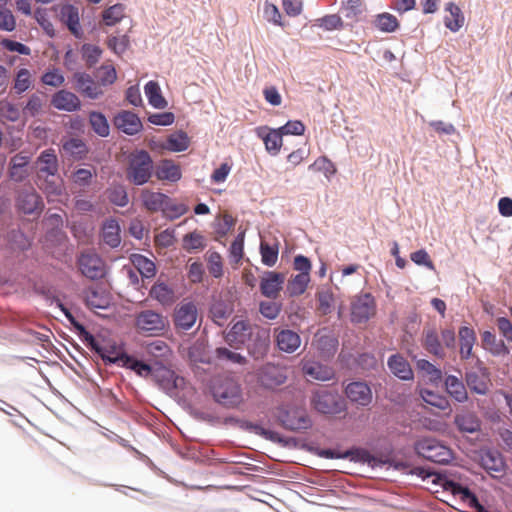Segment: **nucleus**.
Masks as SVG:
<instances>
[{
  "mask_svg": "<svg viewBox=\"0 0 512 512\" xmlns=\"http://www.w3.org/2000/svg\"><path fill=\"white\" fill-rule=\"evenodd\" d=\"M153 171V160L145 150H135L128 156L126 178L134 185L147 183Z\"/></svg>",
  "mask_w": 512,
  "mask_h": 512,
  "instance_id": "1",
  "label": "nucleus"
},
{
  "mask_svg": "<svg viewBox=\"0 0 512 512\" xmlns=\"http://www.w3.org/2000/svg\"><path fill=\"white\" fill-rule=\"evenodd\" d=\"M145 352L157 370L161 371V382L170 383L174 379V372L167 367L172 356L169 345L163 340H154L145 345Z\"/></svg>",
  "mask_w": 512,
  "mask_h": 512,
  "instance_id": "2",
  "label": "nucleus"
},
{
  "mask_svg": "<svg viewBox=\"0 0 512 512\" xmlns=\"http://www.w3.org/2000/svg\"><path fill=\"white\" fill-rule=\"evenodd\" d=\"M214 399L226 406L236 407L243 398L240 385L232 378H218L212 385Z\"/></svg>",
  "mask_w": 512,
  "mask_h": 512,
  "instance_id": "3",
  "label": "nucleus"
},
{
  "mask_svg": "<svg viewBox=\"0 0 512 512\" xmlns=\"http://www.w3.org/2000/svg\"><path fill=\"white\" fill-rule=\"evenodd\" d=\"M312 407L319 413L336 415L345 411V403L337 391L316 390L311 398Z\"/></svg>",
  "mask_w": 512,
  "mask_h": 512,
  "instance_id": "4",
  "label": "nucleus"
},
{
  "mask_svg": "<svg viewBox=\"0 0 512 512\" xmlns=\"http://www.w3.org/2000/svg\"><path fill=\"white\" fill-rule=\"evenodd\" d=\"M166 318L153 310H143L135 316L137 331L146 336L161 335L167 328Z\"/></svg>",
  "mask_w": 512,
  "mask_h": 512,
  "instance_id": "5",
  "label": "nucleus"
},
{
  "mask_svg": "<svg viewBox=\"0 0 512 512\" xmlns=\"http://www.w3.org/2000/svg\"><path fill=\"white\" fill-rule=\"evenodd\" d=\"M416 450L425 459L438 464H447L453 458L451 449L433 438L420 440Z\"/></svg>",
  "mask_w": 512,
  "mask_h": 512,
  "instance_id": "6",
  "label": "nucleus"
},
{
  "mask_svg": "<svg viewBox=\"0 0 512 512\" xmlns=\"http://www.w3.org/2000/svg\"><path fill=\"white\" fill-rule=\"evenodd\" d=\"M89 341L91 348L103 359L106 363L117 364L122 367L123 363L129 360V355L123 352L122 348L116 344L105 343L97 340L92 335L86 338Z\"/></svg>",
  "mask_w": 512,
  "mask_h": 512,
  "instance_id": "7",
  "label": "nucleus"
},
{
  "mask_svg": "<svg viewBox=\"0 0 512 512\" xmlns=\"http://www.w3.org/2000/svg\"><path fill=\"white\" fill-rule=\"evenodd\" d=\"M257 326H252L248 321H236L225 335V341L229 346L239 349L253 337Z\"/></svg>",
  "mask_w": 512,
  "mask_h": 512,
  "instance_id": "8",
  "label": "nucleus"
},
{
  "mask_svg": "<svg viewBox=\"0 0 512 512\" xmlns=\"http://www.w3.org/2000/svg\"><path fill=\"white\" fill-rule=\"evenodd\" d=\"M197 307L193 302H182L174 310L173 323L178 331H188L196 323Z\"/></svg>",
  "mask_w": 512,
  "mask_h": 512,
  "instance_id": "9",
  "label": "nucleus"
},
{
  "mask_svg": "<svg viewBox=\"0 0 512 512\" xmlns=\"http://www.w3.org/2000/svg\"><path fill=\"white\" fill-rule=\"evenodd\" d=\"M375 300L369 293L361 294L352 301L351 320L355 323L366 322L375 314Z\"/></svg>",
  "mask_w": 512,
  "mask_h": 512,
  "instance_id": "10",
  "label": "nucleus"
},
{
  "mask_svg": "<svg viewBox=\"0 0 512 512\" xmlns=\"http://www.w3.org/2000/svg\"><path fill=\"white\" fill-rule=\"evenodd\" d=\"M78 265L81 273L89 279H99L105 274L104 262L95 253H82L78 259Z\"/></svg>",
  "mask_w": 512,
  "mask_h": 512,
  "instance_id": "11",
  "label": "nucleus"
},
{
  "mask_svg": "<svg viewBox=\"0 0 512 512\" xmlns=\"http://www.w3.org/2000/svg\"><path fill=\"white\" fill-rule=\"evenodd\" d=\"M286 370L278 365L267 363L258 371V381L267 389H274L285 383Z\"/></svg>",
  "mask_w": 512,
  "mask_h": 512,
  "instance_id": "12",
  "label": "nucleus"
},
{
  "mask_svg": "<svg viewBox=\"0 0 512 512\" xmlns=\"http://www.w3.org/2000/svg\"><path fill=\"white\" fill-rule=\"evenodd\" d=\"M347 398L358 406H368L371 404L373 395L368 384L362 381L349 383L345 388Z\"/></svg>",
  "mask_w": 512,
  "mask_h": 512,
  "instance_id": "13",
  "label": "nucleus"
},
{
  "mask_svg": "<svg viewBox=\"0 0 512 512\" xmlns=\"http://www.w3.org/2000/svg\"><path fill=\"white\" fill-rule=\"evenodd\" d=\"M285 276L283 273L267 271L260 281V291L263 296L276 299L283 288Z\"/></svg>",
  "mask_w": 512,
  "mask_h": 512,
  "instance_id": "14",
  "label": "nucleus"
},
{
  "mask_svg": "<svg viewBox=\"0 0 512 512\" xmlns=\"http://www.w3.org/2000/svg\"><path fill=\"white\" fill-rule=\"evenodd\" d=\"M444 488L451 491L453 495L459 496L461 500L467 502L469 507L475 509L477 512H490L480 504L476 495L471 492L468 487H464L453 480H447L444 484Z\"/></svg>",
  "mask_w": 512,
  "mask_h": 512,
  "instance_id": "15",
  "label": "nucleus"
},
{
  "mask_svg": "<svg viewBox=\"0 0 512 512\" xmlns=\"http://www.w3.org/2000/svg\"><path fill=\"white\" fill-rule=\"evenodd\" d=\"M249 341L251 343L247 344V349L253 358L261 359L267 354L270 346V337L267 331L257 327Z\"/></svg>",
  "mask_w": 512,
  "mask_h": 512,
  "instance_id": "16",
  "label": "nucleus"
},
{
  "mask_svg": "<svg viewBox=\"0 0 512 512\" xmlns=\"http://www.w3.org/2000/svg\"><path fill=\"white\" fill-rule=\"evenodd\" d=\"M275 341L277 347L286 353H294L301 345L298 333L290 329H275Z\"/></svg>",
  "mask_w": 512,
  "mask_h": 512,
  "instance_id": "17",
  "label": "nucleus"
},
{
  "mask_svg": "<svg viewBox=\"0 0 512 512\" xmlns=\"http://www.w3.org/2000/svg\"><path fill=\"white\" fill-rule=\"evenodd\" d=\"M115 126L127 135H135L142 129L140 118L133 112L122 111L114 118Z\"/></svg>",
  "mask_w": 512,
  "mask_h": 512,
  "instance_id": "18",
  "label": "nucleus"
},
{
  "mask_svg": "<svg viewBox=\"0 0 512 512\" xmlns=\"http://www.w3.org/2000/svg\"><path fill=\"white\" fill-rule=\"evenodd\" d=\"M423 348L437 358L443 359L446 355L439 335L435 328H424L421 337Z\"/></svg>",
  "mask_w": 512,
  "mask_h": 512,
  "instance_id": "19",
  "label": "nucleus"
},
{
  "mask_svg": "<svg viewBox=\"0 0 512 512\" xmlns=\"http://www.w3.org/2000/svg\"><path fill=\"white\" fill-rule=\"evenodd\" d=\"M454 424L462 433H475L480 430L481 421L476 413L469 410H461L455 415Z\"/></svg>",
  "mask_w": 512,
  "mask_h": 512,
  "instance_id": "20",
  "label": "nucleus"
},
{
  "mask_svg": "<svg viewBox=\"0 0 512 512\" xmlns=\"http://www.w3.org/2000/svg\"><path fill=\"white\" fill-rule=\"evenodd\" d=\"M51 104L56 109L67 112L77 111L81 106L79 98L74 93L67 90L56 92L51 99Z\"/></svg>",
  "mask_w": 512,
  "mask_h": 512,
  "instance_id": "21",
  "label": "nucleus"
},
{
  "mask_svg": "<svg viewBox=\"0 0 512 512\" xmlns=\"http://www.w3.org/2000/svg\"><path fill=\"white\" fill-rule=\"evenodd\" d=\"M18 208L25 214L41 211L43 203L41 197L33 190L21 192L17 199Z\"/></svg>",
  "mask_w": 512,
  "mask_h": 512,
  "instance_id": "22",
  "label": "nucleus"
},
{
  "mask_svg": "<svg viewBox=\"0 0 512 512\" xmlns=\"http://www.w3.org/2000/svg\"><path fill=\"white\" fill-rule=\"evenodd\" d=\"M482 467L493 477H498L505 470L502 455L496 451H486L481 456Z\"/></svg>",
  "mask_w": 512,
  "mask_h": 512,
  "instance_id": "23",
  "label": "nucleus"
},
{
  "mask_svg": "<svg viewBox=\"0 0 512 512\" xmlns=\"http://www.w3.org/2000/svg\"><path fill=\"white\" fill-rule=\"evenodd\" d=\"M30 162V157L17 154L11 158L10 168H9V176L13 181L21 182L25 180L29 176L28 164Z\"/></svg>",
  "mask_w": 512,
  "mask_h": 512,
  "instance_id": "24",
  "label": "nucleus"
},
{
  "mask_svg": "<svg viewBox=\"0 0 512 512\" xmlns=\"http://www.w3.org/2000/svg\"><path fill=\"white\" fill-rule=\"evenodd\" d=\"M465 381L471 392L485 395L489 390V377L485 371H470L465 374Z\"/></svg>",
  "mask_w": 512,
  "mask_h": 512,
  "instance_id": "25",
  "label": "nucleus"
},
{
  "mask_svg": "<svg viewBox=\"0 0 512 512\" xmlns=\"http://www.w3.org/2000/svg\"><path fill=\"white\" fill-rule=\"evenodd\" d=\"M303 373L313 380L327 381L334 376L333 370L316 361H306L303 364Z\"/></svg>",
  "mask_w": 512,
  "mask_h": 512,
  "instance_id": "26",
  "label": "nucleus"
},
{
  "mask_svg": "<svg viewBox=\"0 0 512 512\" xmlns=\"http://www.w3.org/2000/svg\"><path fill=\"white\" fill-rule=\"evenodd\" d=\"M155 173L157 178L162 181L177 182L182 177L180 166L170 159L162 160Z\"/></svg>",
  "mask_w": 512,
  "mask_h": 512,
  "instance_id": "27",
  "label": "nucleus"
},
{
  "mask_svg": "<svg viewBox=\"0 0 512 512\" xmlns=\"http://www.w3.org/2000/svg\"><path fill=\"white\" fill-rule=\"evenodd\" d=\"M285 428L290 430H305L311 426V420L302 410H292L286 413L282 419Z\"/></svg>",
  "mask_w": 512,
  "mask_h": 512,
  "instance_id": "28",
  "label": "nucleus"
},
{
  "mask_svg": "<svg viewBox=\"0 0 512 512\" xmlns=\"http://www.w3.org/2000/svg\"><path fill=\"white\" fill-rule=\"evenodd\" d=\"M39 173L54 177L58 172V159L54 149H46L37 158Z\"/></svg>",
  "mask_w": 512,
  "mask_h": 512,
  "instance_id": "29",
  "label": "nucleus"
},
{
  "mask_svg": "<svg viewBox=\"0 0 512 512\" xmlns=\"http://www.w3.org/2000/svg\"><path fill=\"white\" fill-rule=\"evenodd\" d=\"M388 367L390 371L402 380L413 379V371L408 361L401 355L395 354L388 359Z\"/></svg>",
  "mask_w": 512,
  "mask_h": 512,
  "instance_id": "30",
  "label": "nucleus"
},
{
  "mask_svg": "<svg viewBox=\"0 0 512 512\" xmlns=\"http://www.w3.org/2000/svg\"><path fill=\"white\" fill-rule=\"evenodd\" d=\"M122 367L131 369L140 377L146 378L152 376L161 380V371L157 370V367L153 364H147L143 361L137 360L132 356H129V360H127V362L125 361Z\"/></svg>",
  "mask_w": 512,
  "mask_h": 512,
  "instance_id": "31",
  "label": "nucleus"
},
{
  "mask_svg": "<svg viewBox=\"0 0 512 512\" xmlns=\"http://www.w3.org/2000/svg\"><path fill=\"white\" fill-rule=\"evenodd\" d=\"M445 388L447 393L455 401L464 403L468 400V392L461 379L454 375H448L445 379Z\"/></svg>",
  "mask_w": 512,
  "mask_h": 512,
  "instance_id": "32",
  "label": "nucleus"
},
{
  "mask_svg": "<svg viewBox=\"0 0 512 512\" xmlns=\"http://www.w3.org/2000/svg\"><path fill=\"white\" fill-rule=\"evenodd\" d=\"M460 341V357L463 360L469 359L472 356V349L476 342L475 331L467 326L460 327L459 329Z\"/></svg>",
  "mask_w": 512,
  "mask_h": 512,
  "instance_id": "33",
  "label": "nucleus"
},
{
  "mask_svg": "<svg viewBox=\"0 0 512 512\" xmlns=\"http://www.w3.org/2000/svg\"><path fill=\"white\" fill-rule=\"evenodd\" d=\"M484 349L494 356H505L509 354V348L504 341L498 340L496 335L490 331H484L481 335Z\"/></svg>",
  "mask_w": 512,
  "mask_h": 512,
  "instance_id": "34",
  "label": "nucleus"
},
{
  "mask_svg": "<svg viewBox=\"0 0 512 512\" xmlns=\"http://www.w3.org/2000/svg\"><path fill=\"white\" fill-rule=\"evenodd\" d=\"M60 16L71 33L76 37H80L82 32L79 23L78 8L74 7L73 5H64L60 10Z\"/></svg>",
  "mask_w": 512,
  "mask_h": 512,
  "instance_id": "35",
  "label": "nucleus"
},
{
  "mask_svg": "<svg viewBox=\"0 0 512 512\" xmlns=\"http://www.w3.org/2000/svg\"><path fill=\"white\" fill-rule=\"evenodd\" d=\"M101 237L110 247H118L121 243L119 223L115 219H107L103 223Z\"/></svg>",
  "mask_w": 512,
  "mask_h": 512,
  "instance_id": "36",
  "label": "nucleus"
},
{
  "mask_svg": "<svg viewBox=\"0 0 512 512\" xmlns=\"http://www.w3.org/2000/svg\"><path fill=\"white\" fill-rule=\"evenodd\" d=\"M445 11L448 15L444 17L445 26L452 32L458 31L464 24V16L458 5L453 2L446 4Z\"/></svg>",
  "mask_w": 512,
  "mask_h": 512,
  "instance_id": "37",
  "label": "nucleus"
},
{
  "mask_svg": "<svg viewBox=\"0 0 512 512\" xmlns=\"http://www.w3.org/2000/svg\"><path fill=\"white\" fill-rule=\"evenodd\" d=\"M189 137L183 131L170 134L162 147L171 152H182L189 147Z\"/></svg>",
  "mask_w": 512,
  "mask_h": 512,
  "instance_id": "38",
  "label": "nucleus"
},
{
  "mask_svg": "<svg viewBox=\"0 0 512 512\" xmlns=\"http://www.w3.org/2000/svg\"><path fill=\"white\" fill-rule=\"evenodd\" d=\"M77 86L79 90L91 99H96L102 94V90L97 83L87 74H79L76 76Z\"/></svg>",
  "mask_w": 512,
  "mask_h": 512,
  "instance_id": "39",
  "label": "nucleus"
},
{
  "mask_svg": "<svg viewBox=\"0 0 512 512\" xmlns=\"http://www.w3.org/2000/svg\"><path fill=\"white\" fill-rule=\"evenodd\" d=\"M150 296L162 305H171L175 301V293L173 289L162 282H157L152 286Z\"/></svg>",
  "mask_w": 512,
  "mask_h": 512,
  "instance_id": "40",
  "label": "nucleus"
},
{
  "mask_svg": "<svg viewBox=\"0 0 512 512\" xmlns=\"http://www.w3.org/2000/svg\"><path fill=\"white\" fill-rule=\"evenodd\" d=\"M206 247V239L199 231H193L184 235L182 248L188 253L198 252Z\"/></svg>",
  "mask_w": 512,
  "mask_h": 512,
  "instance_id": "41",
  "label": "nucleus"
},
{
  "mask_svg": "<svg viewBox=\"0 0 512 512\" xmlns=\"http://www.w3.org/2000/svg\"><path fill=\"white\" fill-rule=\"evenodd\" d=\"M144 90L151 106L157 109H163L167 106V101L162 96L161 89L156 81H149Z\"/></svg>",
  "mask_w": 512,
  "mask_h": 512,
  "instance_id": "42",
  "label": "nucleus"
},
{
  "mask_svg": "<svg viewBox=\"0 0 512 512\" xmlns=\"http://www.w3.org/2000/svg\"><path fill=\"white\" fill-rule=\"evenodd\" d=\"M131 262L137 271L145 278H153L156 274L155 263L141 254H133Z\"/></svg>",
  "mask_w": 512,
  "mask_h": 512,
  "instance_id": "43",
  "label": "nucleus"
},
{
  "mask_svg": "<svg viewBox=\"0 0 512 512\" xmlns=\"http://www.w3.org/2000/svg\"><path fill=\"white\" fill-rule=\"evenodd\" d=\"M373 24L379 31L384 33H392L399 28L398 19L387 12L376 15Z\"/></svg>",
  "mask_w": 512,
  "mask_h": 512,
  "instance_id": "44",
  "label": "nucleus"
},
{
  "mask_svg": "<svg viewBox=\"0 0 512 512\" xmlns=\"http://www.w3.org/2000/svg\"><path fill=\"white\" fill-rule=\"evenodd\" d=\"M258 135L262 137L266 150L272 155H277L283 142L281 131L279 129H272L266 135H262L261 130H259Z\"/></svg>",
  "mask_w": 512,
  "mask_h": 512,
  "instance_id": "45",
  "label": "nucleus"
},
{
  "mask_svg": "<svg viewBox=\"0 0 512 512\" xmlns=\"http://www.w3.org/2000/svg\"><path fill=\"white\" fill-rule=\"evenodd\" d=\"M310 282V274L298 273L293 276L287 283V292L290 296L302 295Z\"/></svg>",
  "mask_w": 512,
  "mask_h": 512,
  "instance_id": "46",
  "label": "nucleus"
},
{
  "mask_svg": "<svg viewBox=\"0 0 512 512\" xmlns=\"http://www.w3.org/2000/svg\"><path fill=\"white\" fill-rule=\"evenodd\" d=\"M142 200L144 206L152 212L163 210L165 201H167V195L160 192L143 191Z\"/></svg>",
  "mask_w": 512,
  "mask_h": 512,
  "instance_id": "47",
  "label": "nucleus"
},
{
  "mask_svg": "<svg viewBox=\"0 0 512 512\" xmlns=\"http://www.w3.org/2000/svg\"><path fill=\"white\" fill-rule=\"evenodd\" d=\"M126 7L117 3L105 9L102 12V20L107 26H114L125 17Z\"/></svg>",
  "mask_w": 512,
  "mask_h": 512,
  "instance_id": "48",
  "label": "nucleus"
},
{
  "mask_svg": "<svg viewBox=\"0 0 512 512\" xmlns=\"http://www.w3.org/2000/svg\"><path fill=\"white\" fill-rule=\"evenodd\" d=\"M89 123L97 135L101 137H107L109 135V124L102 113L91 112L89 114Z\"/></svg>",
  "mask_w": 512,
  "mask_h": 512,
  "instance_id": "49",
  "label": "nucleus"
},
{
  "mask_svg": "<svg viewBox=\"0 0 512 512\" xmlns=\"http://www.w3.org/2000/svg\"><path fill=\"white\" fill-rule=\"evenodd\" d=\"M63 150L75 159H82L87 154L86 144L77 138H71L63 144Z\"/></svg>",
  "mask_w": 512,
  "mask_h": 512,
  "instance_id": "50",
  "label": "nucleus"
},
{
  "mask_svg": "<svg viewBox=\"0 0 512 512\" xmlns=\"http://www.w3.org/2000/svg\"><path fill=\"white\" fill-rule=\"evenodd\" d=\"M189 210L188 206L184 203H177L167 196V201L163 207V214L169 219H176L187 213Z\"/></svg>",
  "mask_w": 512,
  "mask_h": 512,
  "instance_id": "51",
  "label": "nucleus"
},
{
  "mask_svg": "<svg viewBox=\"0 0 512 512\" xmlns=\"http://www.w3.org/2000/svg\"><path fill=\"white\" fill-rule=\"evenodd\" d=\"M309 169L317 171V172H322L325 175V177L328 179L337 172V169H336L334 163L330 159H328L326 156L318 157L314 161V163H312L309 166Z\"/></svg>",
  "mask_w": 512,
  "mask_h": 512,
  "instance_id": "52",
  "label": "nucleus"
},
{
  "mask_svg": "<svg viewBox=\"0 0 512 512\" xmlns=\"http://www.w3.org/2000/svg\"><path fill=\"white\" fill-rule=\"evenodd\" d=\"M207 267L209 273L213 277L220 278L223 275V261L221 255L218 252H207Z\"/></svg>",
  "mask_w": 512,
  "mask_h": 512,
  "instance_id": "53",
  "label": "nucleus"
},
{
  "mask_svg": "<svg viewBox=\"0 0 512 512\" xmlns=\"http://www.w3.org/2000/svg\"><path fill=\"white\" fill-rule=\"evenodd\" d=\"M260 253L262 263L272 267L276 264L278 259V245H269L266 242H261Z\"/></svg>",
  "mask_w": 512,
  "mask_h": 512,
  "instance_id": "54",
  "label": "nucleus"
},
{
  "mask_svg": "<svg viewBox=\"0 0 512 512\" xmlns=\"http://www.w3.org/2000/svg\"><path fill=\"white\" fill-rule=\"evenodd\" d=\"M215 355H216L217 359H219L221 361L230 362L233 364L244 365L247 362V359L245 356L241 355L240 353L231 351L226 347L217 348L215 350Z\"/></svg>",
  "mask_w": 512,
  "mask_h": 512,
  "instance_id": "55",
  "label": "nucleus"
},
{
  "mask_svg": "<svg viewBox=\"0 0 512 512\" xmlns=\"http://www.w3.org/2000/svg\"><path fill=\"white\" fill-rule=\"evenodd\" d=\"M82 57L88 67L94 66L100 59L102 50L100 47L93 44H84L81 47Z\"/></svg>",
  "mask_w": 512,
  "mask_h": 512,
  "instance_id": "56",
  "label": "nucleus"
},
{
  "mask_svg": "<svg viewBox=\"0 0 512 512\" xmlns=\"http://www.w3.org/2000/svg\"><path fill=\"white\" fill-rule=\"evenodd\" d=\"M318 310L326 315L331 312L334 303L333 293L329 289L320 290L317 293Z\"/></svg>",
  "mask_w": 512,
  "mask_h": 512,
  "instance_id": "57",
  "label": "nucleus"
},
{
  "mask_svg": "<svg viewBox=\"0 0 512 512\" xmlns=\"http://www.w3.org/2000/svg\"><path fill=\"white\" fill-rule=\"evenodd\" d=\"M130 41L127 35H122L121 37H109L107 40V46L111 49L115 54L122 55L129 48Z\"/></svg>",
  "mask_w": 512,
  "mask_h": 512,
  "instance_id": "58",
  "label": "nucleus"
},
{
  "mask_svg": "<svg viewBox=\"0 0 512 512\" xmlns=\"http://www.w3.org/2000/svg\"><path fill=\"white\" fill-rule=\"evenodd\" d=\"M31 85V74L28 69L21 68L16 75L14 89L16 93L21 94L29 89Z\"/></svg>",
  "mask_w": 512,
  "mask_h": 512,
  "instance_id": "59",
  "label": "nucleus"
},
{
  "mask_svg": "<svg viewBox=\"0 0 512 512\" xmlns=\"http://www.w3.org/2000/svg\"><path fill=\"white\" fill-rule=\"evenodd\" d=\"M96 77L101 84L108 85L116 81L117 74L113 65L104 64L98 68Z\"/></svg>",
  "mask_w": 512,
  "mask_h": 512,
  "instance_id": "60",
  "label": "nucleus"
},
{
  "mask_svg": "<svg viewBox=\"0 0 512 512\" xmlns=\"http://www.w3.org/2000/svg\"><path fill=\"white\" fill-rule=\"evenodd\" d=\"M108 198L111 203L123 207L128 204V195L124 187L116 186L108 191Z\"/></svg>",
  "mask_w": 512,
  "mask_h": 512,
  "instance_id": "61",
  "label": "nucleus"
},
{
  "mask_svg": "<svg viewBox=\"0 0 512 512\" xmlns=\"http://www.w3.org/2000/svg\"><path fill=\"white\" fill-rule=\"evenodd\" d=\"M95 176V168H80L73 173V181L79 186H87L91 183L92 178Z\"/></svg>",
  "mask_w": 512,
  "mask_h": 512,
  "instance_id": "62",
  "label": "nucleus"
},
{
  "mask_svg": "<svg viewBox=\"0 0 512 512\" xmlns=\"http://www.w3.org/2000/svg\"><path fill=\"white\" fill-rule=\"evenodd\" d=\"M260 313L267 319H275L281 311V304L272 301H263L259 306Z\"/></svg>",
  "mask_w": 512,
  "mask_h": 512,
  "instance_id": "63",
  "label": "nucleus"
},
{
  "mask_svg": "<svg viewBox=\"0 0 512 512\" xmlns=\"http://www.w3.org/2000/svg\"><path fill=\"white\" fill-rule=\"evenodd\" d=\"M45 85L59 87L64 83V76L59 69H52L45 72L41 78Z\"/></svg>",
  "mask_w": 512,
  "mask_h": 512,
  "instance_id": "64",
  "label": "nucleus"
}]
</instances>
